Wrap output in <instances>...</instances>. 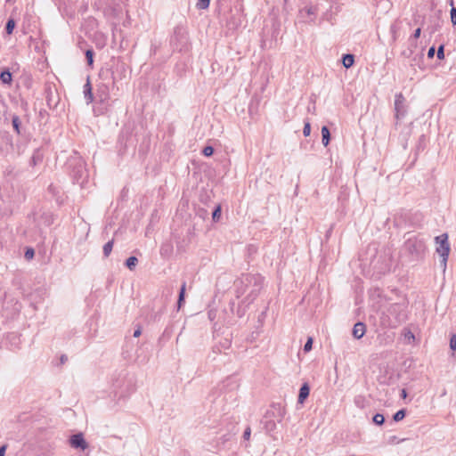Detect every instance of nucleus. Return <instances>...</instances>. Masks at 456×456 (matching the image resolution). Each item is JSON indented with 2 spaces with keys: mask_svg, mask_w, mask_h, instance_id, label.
<instances>
[{
  "mask_svg": "<svg viewBox=\"0 0 456 456\" xmlns=\"http://www.w3.org/2000/svg\"><path fill=\"white\" fill-rule=\"evenodd\" d=\"M138 263V259L137 257L132 256H129L126 260V266L130 269V270H133L136 265Z\"/></svg>",
  "mask_w": 456,
  "mask_h": 456,
  "instance_id": "26",
  "label": "nucleus"
},
{
  "mask_svg": "<svg viewBox=\"0 0 456 456\" xmlns=\"http://www.w3.org/2000/svg\"><path fill=\"white\" fill-rule=\"evenodd\" d=\"M406 320V305L401 303L390 304L379 314V323L383 328L395 329Z\"/></svg>",
  "mask_w": 456,
  "mask_h": 456,
  "instance_id": "2",
  "label": "nucleus"
},
{
  "mask_svg": "<svg viewBox=\"0 0 456 456\" xmlns=\"http://www.w3.org/2000/svg\"><path fill=\"white\" fill-rule=\"evenodd\" d=\"M305 12L308 15H314L317 12V8L315 6H309L305 8Z\"/></svg>",
  "mask_w": 456,
  "mask_h": 456,
  "instance_id": "43",
  "label": "nucleus"
},
{
  "mask_svg": "<svg viewBox=\"0 0 456 456\" xmlns=\"http://www.w3.org/2000/svg\"><path fill=\"white\" fill-rule=\"evenodd\" d=\"M47 103L49 106H51L50 98L47 100Z\"/></svg>",
  "mask_w": 456,
  "mask_h": 456,
  "instance_id": "55",
  "label": "nucleus"
},
{
  "mask_svg": "<svg viewBox=\"0 0 456 456\" xmlns=\"http://www.w3.org/2000/svg\"><path fill=\"white\" fill-rule=\"evenodd\" d=\"M15 25H16V22H15V20L13 18H9L6 21V24H5V32L7 35H12L14 28H15Z\"/></svg>",
  "mask_w": 456,
  "mask_h": 456,
  "instance_id": "22",
  "label": "nucleus"
},
{
  "mask_svg": "<svg viewBox=\"0 0 456 456\" xmlns=\"http://www.w3.org/2000/svg\"><path fill=\"white\" fill-rule=\"evenodd\" d=\"M372 421L378 425V426H381L382 424H384L385 422V417L383 414L381 413H376L373 418H372Z\"/></svg>",
  "mask_w": 456,
  "mask_h": 456,
  "instance_id": "29",
  "label": "nucleus"
},
{
  "mask_svg": "<svg viewBox=\"0 0 456 456\" xmlns=\"http://www.w3.org/2000/svg\"><path fill=\"white\" fill-rule=\"evenodd\" d=\"M405 338H407L408 339H412V340H414V338H415L414 334L411 331H408V333L405 334Z\"/></svg>",
  "mask_w": 456,
  "mask_h": 456,
  "instance_id": "48",
  "label": "nucleus"
},
{
  "mask_svg": "<svg viewBox=\"0 0 456 456\" xmlns=\"http://www.w3.org/2000/svg\"><path fill=\"white\" fill-rule=\"evenodd\" d=\"M214 151H215L214 148H213L212 146H210V145H207V146H205V147L203 148V150H202V153H203V155H204V156H206V157H210V156H212V155H213V153H214Z\"/></svg>",
  "mask_w": 456,
  "mask_h": 456,
  "instance_id": "34",
  "label": "nucleus"
},
{
  "mask_svg": "<svg viewBox=\"0 0 456 456\" xmlns=\"http://www.w3.org/2000/svg\"><path fill=\"white\" fill-rule=\"evenodd\" d=\"M35 256V250L32 248H27L24 256L27 260H30Z\"/></svg>",
  "mask_w": 456,
  "mask_h": 456,
  "instance_id": "35",
  "label": "nucleus"
},
{
  "mask_svg": "<svg viewBox=\"0 0 456 456\" xmlns=\"http://www.w3.org/2000/svg\"><path fill=\"white\" fill-rule=\"evenodd\" d=\"M0 80L4 85H11L12 81V75L8 69H4L0 73Z\"/></svg>",
  "mask_w": 456,
  "mask_h": 456,
  "instance_id": "18",
  "label": "nucleus"
},
{
  "mask_svg": "<svg viewBox=\"0 0 456 456\" xmlns=\"http://www.w3.org/2000/svg\"><path fill=\"white\" fill-rule=\"evenodd\" d=\"M171 45L178 52H185L189 49V36L186 29L182 26H176L174 29V36L171 38Z\"/></svg>",
  "mask_w": 456,
  "mask_h": 456,
  "instance_id": "6",
  "label": "nucleus"
},
{
  "mask_svg": "<svg viewBox=\"0 0 456 456\" xmlns=\"http://www.w3.org/2000/svg\"><path fill=\"white\" fill-rule=\"evenodd\" d=\"M53 223V216L50 212H44L41 214L39 220L37 222V226L40 228L41 225L50 226Z\"/></svg>",
  "mask_w": 456,
  "mask_h": 456,
  "instance_id": "13",
  "label": "nucleus"
},
{
  "mask_svg": "<svg viewBox=\"0 0 456 456\" xmlns=\"http://www.w3.org/2000/svg\"><path fill=\"white\" fill-rule=\"evenodd\" d=\"M436 56L439 60H443L444 58V45H441L438 46Z\"/></svg>",
  "mask_w": 456,
  "mask_h": 456,
  "instance_id": "38",
  "label": "nucleus"
},
{
  "mask_svg": "<svg viewBox=\"0 0 456 456\" xmlns=\"http://www.w3.org/2000/svg\"><path fill=\"white\" fill-rule=\"evenodd\" d=\"M68 360L67 356L65 354L61 356V363H64Z\"/></svg>",
  "mask_w": 456,
  "mask_h": 456,
  "instance_id": "49",
  "label": "nucleus"
},
{
  "mask_svg": "<svg viewBox=\"0 0 456 456\" xmlns=\"http://www.w3.org/2000/svg\"><path fill=\"white\" fill-rule=\"evenodd\" d=\"M417 47V45H411V41L409 40V48H411L412 50Z\"/></svg>",
  "mask_w": 456,
  "mask_h": 456,
  "instance_id": "50",
  "label": "nucleus"
},
{
  "mask_svg": "<svg viewBox=\"0 0 456 456\" xmlns=\"http://www.w3.org/2000/svg\"><path fill=\"white\" fill-rule=\"evenodd\" d=\"M313 347V338H308L305 344L304 345V352L307 353L312 350Z\"/></svg>",
  "mask_w": 456,
  "mask_h": 456,
  "instance_id": "36",
  "label": "nucleus"
},
{
  "mask_svg": "<svg viewBox=\"0 0 456 456\" xmlns=\"http://www.w3.org/2000/svg\"><path fill=\"white\" fill-rule=\"evenodd\" d=\"M402 396H403V397H405V396H406V391H405V389H403V390H402Z\"/></svg>",
  "mask_w": 456,
  "mask_h": 456,
  "instance_id": "51",
  "label": "nucleus"
},
{
  "mask_svg": "<svg viewBox=\"0 0 456 456\" xmlns=\"http://www.w3.org/2000/svg\"><path fill=\"white\" fill-rule=\"evenodd\" d=\"M142 334V330H141V327L138 326L137 329L134 331V338H138L140 337V335Z\"/></svg>",
  "mask_w": 456,
  "mask_h": 456,
  "instance_id": "47",
  "label": "nucleus"
},
{
  "mask_svg": "<svg viewBox=\"0 0 456 456\" xmlns=\"http://www.w3.org/2000/svg\"><path fill=\"white\" fill-rule=\"evenodd\" d=\"M365 332L366 325L363 322H358L354 325L352 333L355 338H362L364 336Z\"/></svg>",
  "mask_w": 456,
  "mask_h": 456,
  "instance_id": "14",
  "label": "nucleus"
},
{
  "mask_svg": "<svg viewBox=\"0 0 456 456\" xmlns=\"http://www.w3.org/2000/svg\"><path fill=\"white\" fill-rule=\"evenodd\" d=\"M322 142L323 146L327 147L330 142V132L328 126H323L322 127Z\"/></svg>",
  "mask_w": 456,
  "mask_h": 456,
  "instance_id": "20",
  "label": "nucleus"
},
{
  "mask_svg": "<svg viewBox=\"0 0 456 456\" xmlns=\"http://www.w3.org/2000/svg\"><path fill=\"white\" fill-rule=\"evenodd\" d=\"M166 307L162 306L153 316L155 322L159 321L161 314L164 313Z\"/></svg>",
  "mask_w": 456,
  "mask_h": 456,
  "instance_id": "42",
  "label": "nucleus"
},
{
  "mask_svg": "<svg viewBox=\"0 0 456 456\" xmlns=\"http://www.w3.org/2000/svg\"><path fill=\"white\" fill-rule=\"evenodd\" d=\"M69 165L72 167L70 175L74 183L82 185L87 177V170L86 169L85 162L81 158H75L73 160L69 161Z\"/></svg>",
  "mask_w": 456,
  "mask_h": 456,
  "instance_id": "7",
  "label": "nucleus"
},
{
  "mask_svg": "<svg viewBox=\"0 0 456 456\" xmlns=\"http://www.w3.org/2000/svg\"><path fill=\"white\" fill-rule=\"evenodd\" d=\"M12 127H13L14 131L18 134H20V125H21V122H20V119L19 116H17V115H13L12 116Z\"/></svg>",
  "mask_w": 456,
  "mask_h": 456,
  "instance_id": "24",
  "label": "nucleus"
},
{
  "mask_svg": "<svg viewBox=\"0 0 456 456\" xmlns=\"http://www.w3.org/2000/svg\"><path fill=\"white\" fill-rule=\"evenodd\" d=\"M209 4H210V0H198V2L196 4V7L199 10H206L208 8Z\"/></svg>",
  "mask_w": 456,
  "mask_h": 456,
  "instance_id": "33",
  "label": "nucleus"
},
{
  "mask_svg": "<svg viewBox=\"0 0 456 456\" xmlns=\"http://www.w3.org/2000/svg\"><path fill=\"white\" fill-rule=\"evenodd\" d=\"M405 102V98L404 96L403 95V94L399 93L397 94H395V118L396 119H401L403 118H404V116L406 115V106L404 104Z\"/></svg>",
  "mask_w": 456,
  "mask_h": 456,
  "instance_id": "9",
  "label": "nucleus"
},
{
  "mask_svg": "<svg viewBox=\"0 0 456 456\" xmlns=\"http://www.w3.org/2000/svg\"><path fill=\"white\" fill-rule=\"evenodd\" d=\"M342 63L345 68L349 69L354 63V55L352 53H346L342 56Z\"/></svg>",
  "mask_w": 456,
  "mask_h": 456,
  "instance_id": "21",
  "label": "nucleus"
},
{
  "mask_svg": "<svg viewBox=\"0 0 456 456\" xmlns=\"http://www.w3.org/2000/svg\"><path fill=\"white\" fill-rule=\"evenodd\" d=\"M436 244V252L440 256V266L444 272L446 270L448 256L451 251V247L448 241V234L442 233L435 238Z\"/></svg>",
  "mask_w": 456,
  "mask_h": 456,
  "instance_id": "4",
  "label": "nucleus"
},
{
  "mask_svg": "<svg viewBox=\"0 0 456 456\" xmlns=\"http://www.w3.org/2000/svg\"><path fill=\"white\" fill-rule=\"evenodd\" d=\"M405 250L415 258H421L427 249L426 240L419 236H411L404 242Z\"/></svg>",
  "mask_w": 456,
  "mask_h": 456,
  "instance_id": "5",
  "label": "nucleus"
},
{
  "mask_svg": "<svg viewBox=\"0 0 456 456\" xmlns=\"http://www.w3.org/2000/svg\"><path fill=\"white\" fill-rule=\"evenodd\" d=\"M41 160H42V156L39 154V151L37 150L34 152L33 156L31 157L30 165L36 166Z\"/></svg>",
  "mask_w": 456,
  "mask_h": 456,
  "instance_id": "31",
  "label": "nucleus"
},
{
  "mask_svg": "<svg viewBox=\"0 0 456 456\" xmlns=\"http://www.w3.org/2000/svg\"><path fill=\"white\" fill-rule=\"evenodd\" d=\"M94 52L93 49H87L86 51V58L87 64L89 66H92L94 63Z\"/></svg>",
  "mask_w": 456,
  "mask_h": 456,
  "instance_id": "30",
  "label": "nucleus"
},
{
  "mask_svg": "<svg viewBox=\"0 0 456 456\" xmlns=\"http://www.w3.org/2000/svg\"><path fill=\"white\" fill-rule=\"evenodd\" d=\"M262 423L266 432L271 433L276 429L277 423L279 422L273 419H267L265 416H264Z\"/></svg>",
  "mask_w": 456,
  "mask_h": 456,
  "instance_id": "16",
  "label": "nucleus"
},
{
  "mask_svg": "<svg viewBox=\"0 0 456 456\" xmlns=\"http://www.w3.org/2000/svg\"><path fill=\"white\" fill-rule=\"evenodd\" d=\"M229 305L232 313L235 314L239 318H241L245 315L246 309L248 306L247 305V303L242 304L241 301L236 305L234 300H231Z\"/></svg>",
  "mask_w": 456,
  "mask_h": 456,
  "instance_id": "11",
  "label": "nucleus"
},
{
  "mask_svg": "<svg viewBox=\"0 0 456 456\" xmlns=\"http://www.w3.org/2000/svg\"><path fill=\"white\" fill-rule=\"evenodd\" d=\"M221 214H222V208L220 205H217L212 212L213 222H215V223L218 222L220 220Z\"/></svg>",
  "mask_w": 456,
  "mask_h": 456,
  "instance_id": "25",
  "label": "nucleus"
},
{
  "mask_svg": "<svg viewBox=\"0 0 456 456\" xmlns=\"http://www.w3.org/2000/svg\"><path fill=\"white\" fill-rule=\"evenodd\" d=\"M423 59H424V48L421 49V51L415 54L414 56H411V61L410 65L411 67L418 66L419 68L423 67Z\"/></svg>",
  "mask_w": 456,
  "mask_h": 456,
  "instance_id": "17",
  "label": "nucleus"
},
{
  "mask_svg": "<svg viewBox=\"0 0 456 456\" xmlns=\"http://www.w3.org/2000/svg\"><path fill=\"white\" fill-rule=\"evenodd\" d=\"M286 414V409L281 403H273L265 414V418H270L281 423Z\"/></svg>",
  "mask_w": 456,
  "mask_h": 456,
  "instance_id": "8",
  "label": "nucleus"
},
{
  "mask_svg": "<svg viewBox=\"0 0 456 456\" xmlns=\"http://www.w3.org/2000/svg\"><path fill=\"white\" fill-rule=\"evenodd\" d=\"M450 348L452 351H456V334L452 333L450 338Z\"/></svg>",
  "mask_w": 456,
  "mask_h": 456,
  "instance_id": "37",
  "label": "nucleus"
},
{
  "mask_svg": "<svg viewBox=\"0 0 456 456\" xmlns=\"http://www.w3.org/2000/svg\"><path fill=\"white\" fill-rule=\"evenodd\" d=\"M6 449H7V444H3L0 446V456L5 455Z\"/></svg>",
  "mask_w": 456,
  "mask_h": 456,
  "instance_id": "46",
  "label": "nucleus"
},
{
  "mask_svg": "<svg viewBox=\"0 0 456 456\" xmlns=\"http://www.w3.org/2000/svg\"><path fill=\"white\" fill-rule=\"evenodd\" d=\"M69 444L71 447L75 449L86 450L88 447V444L84 438L82 433H77L69 437Z\"/></svg>",
  "mask_w": 456,
  "mask_h": 456,
  "instance_id": "10",
  "label": "nucleus"
},
{
  "mask_svg": "<svg viewBox=\"0 0 456 456\" xmlns=\"http://www.w3.org/2000/svg\"><path fill=\"white\" fill-rule=\"evenodd\" d=\"M406 410L401 409L393 415V419L395 422L402 420L406 416Z\"/></svg>",
  "mask_w": 456,
  "mask_h": 456,
  "instance_id": "28",
  "label": "nucleus"
},
{
  "mask_svg": "<svg viewBox=\"0 0 456 456\" xmlns=\"http://www.w3.org/2000/svg\"><path fill=\"white\" fill-rule=\"evenodd\" d=\"M113 245H114L113 239L109 240L107 243H105L103 245L102 251H103L104 257H108L110 255L112 248H113Z\"/></svg>",
  "mask_w": 456,
  "mask_h": 456,
  "instance_id": "23",
  "label": "nucleus"
},
{
  "mask_svg": "<svg viewBox=\"0 0 456 456\" xmlns=\"http://www.w3.org/2000/svg\"><path fill=\"white\" fill-rule=\"evenodd\" d=\"M391 31L395 32V27L394 26H391Z\"/></svg>",
  "mask_w": 456,
  "mask_h": 456,
  "instance_id": "54",
  "label": "nucleus"
},
{
  "mask_svg": "<svg viewBox=\"0 0 456 456\" xmlns=\"http://www.w3.org/2000/svg\"><path fill=\"white\" fill-rule=\"evenodd\" d=\"M435 53H436L435 46H431V47L428 49V59H432V58H434Z\"/></svg>",
  "mask_w": 456,
  "mask_h": 456,
  "instance_id": "44",
  "label": "nucleus"
},
{
  "mask_svg": "<svg viewBox=\"0 0 456 456\" xmlns=\"http://www.w3.org/2000/svg\"><path fill=\"white\" fill-rule=\"evenodd\" d=\"M99 77L102 81L97 84L96 98L101 103H105L110 99V86L115 84V78L110 69L101 70Z\"/></svg>",
  "mask_w": 456,
  "mask_h": 456,
  "instance_id": "3",
  "label": "nucleus"
},
{
  "mask_svg": "<svg viewBox=\"0 0 456 456\" xmlns=\"http://www.w3.org/2000/svg\"><path fill=\"white\" fill-rule=\"evenodd\" d=\"M413 52H414V50H412L411 48H408V49H406V50L402 52V55L404 58H411V56L413 54Z\"/></svg>",
  "mask_w": 456,
  "mask_h": 456,
  "instance_id": "41",
  "label": "nucleus"
},
{
  "mask_svg": "<svg viewBox=\"0 0 456 456\" xmlns=\"http://www.w3.org/2000/svg\"><path fill=\"white\" fill-rule=\"evenodd\" d=\"M250 433H251V432H250V428H246V429H245V431H244V433H243V438H244L245 440H248V439H249V437H250Z\"/></svg>",
  "mask_w": 456,
  "mask_h": 456,
  "instance_id": "45",
  "label": "nucleus"
},
{
  "mask_svg": "<svg viewBox=\"0 0 456 456\" xmlns=\"http://www.w3.org/2000/svg\"><path fill=\"white\" fill-rule=\"evenodd\" d=\"M185 289H186V282L183 281L182 286H181V289H180V291H179V295H178L177 310H180L181 307L183 306V303H184V300H185Z\"/></svg>",
  "mask_w": 456,
  "mask_h": 456,
  "instance_id": "19",
  "label": "nucleus"
},
{
  "mask_svg": "<svg viewBox=\"0 0 456 456\" xmlns=\"http://www.w3.org/2000/svg\"><path fill=\"white\" fill-rule=\"evenodd\" d=\"M355 403L356 404H358L359 403H361V400H359L358 398L355 399Z\"/></svg>",
  "mask_w": 456,
  "mask_h": 456,
  "instance_id": "53",
  "label": "nucleus"
},
{
  "mask_svg": "<svg viewBox=\"0 0 456 456\" xmlns=\"http://www.w3.org/2000/svg\"><path fill=\"white\" fill-rule=\"evenodd\" d=\"M450 14H451V21L452 23V25H456V8L455 7H452L451 9V12H450Z\"/></svg>",
  "mask_w": 456,
  "mask_h": 456,
  "instance_id": "40",
  "label": "nucleus"
},
{
  "mask_svg": "<svg viewBox=\"0 0 456 456\" xmlns=\"http://www.w3.org/2000/svg\"><path fill=\"white\" fill-rule=\"evenodd\" d=\"M264 278L258 273H244L234 281L236 298L245 293L248 295L241 300L242 304L249 305L258 296L263 288Z\"/></svg>",
  "mask_w": 456,
  "mask_h": 456,
  "instance_id": "1",
  "label": "nucleus"
},
{
  "mask_svg": "<svg viewBox=\"0 0 456 456\" xmlns=\"http://www.w3.org/2000/svg\"><path fill=\"white\" fill-rule=\"evenodd\" d=\"M6 338L10 341L12 346H18L20 343V338L16 333H9Z\"/></svg>",
  "mask_w": 456,
  "mask_h": 456,
  "instance_id": "27",
  "label": "nucleus"
},
{
  "mask_svg": "<svg viewBox=\"0 0 456 456\" xmlns=\"http://www.w3.org/2000/svg\"><path fill=\"white\" fill-rule=\"evenodd\" d=\"M355 403L356 404H358L359 403H361V400H359L358 398L355 399Z\"/></svg>",
  "mask_w": 456,
  "mask_h": 456,
  "instance_id": "52",
  "label": "nucleus"
},
{
  "mask_svg": "<svg viewBox=\"0 0 456 456\" xmlns=\"http://www.w3.org/2000/svg\"><path fill=\"white\" fill-rule=\"evenodd\" d=\"M311 134V125L308 121L305 122L303 134L306 137Z\"/></svg>",
  "mask_w": 456,
  "mask_h": 456,
  "instance_id": "39",
  "label": "nucleus"
},
{
  "mask_svg": "<svg viewBox=\"0 0 456 456\" xmlns=\"http://www.w3.org/2000/svg\"><path fill=\"white\" fill-rule=\"evenodd\" d=\"M309 394H310V387H309L308 383L305 382L300 387L299 393H298L297 403H301V404L304 403L305 401L309 396Z\"/></svg>",
  "mask_w": 456,
  "mask_h": 456,
  "instance_id": "15",
  "label": "nucleus"
},
{
  "mask_svg": "<svg viewBox=\"0 0 456 456\" xmlns=\"http://www.w3.org/2000/svg\"><path fill=\"white\" fill-rule=\"evenodd\" d=\"M421 28H418L415 29L413 34L410 37V41L411 45H417V39L420 37Z\"/></svg>",
  "mask_w": 456,
  "mask_h": 456,
  "instance_id": "32",
  "label": "nucleus"
},
{
  "mask_svg": "<svg viewBox=\"0 0 456 456\" xmlns=\"http://www.w3.org/2000/svg\"><path fill=\"white\" fill-rule=\"evenodd\" d=\"M83 94L86 104H90L94 102V96L89 77H87L86 83L83 86Z\"/></svg>",
  "mask_w": 456,
  "mask_h": 456,
  "instance_id": "12",
  "label": "nucleus"
}]
</instances>
